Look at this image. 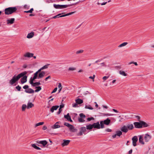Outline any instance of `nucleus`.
Here are the masks:
<instances>
[{
	"mask_svg": "<svg viewBox=\"0 0 154 154\" xmlns=\"http://www.w3.org/2000/svg\"><path fill=\"white\" fill-rule=\"evenodd\" d=\"M94 119V118L93 117H91L90 118H87V120L88 121H90L91 120H93Z\"/></svg>",
	"mask_w": 154,
	"mask_h": 154,
	"instance_id": "864d4df0",
	"label": "nucleus"
},
{
	"mask_svg": "<svg viewBox=\"0 0 154 154\" xmlns=\"http://www.w3.org/2000/svg\"><path fill=\"white\" fill-rule=\"evenodd\" d=\"M69 128L70 131L75 132L77 131V129L75 128L74 126L72 125H71Z\"/></svg>",
	"mask_w": 154,
	"mask_h": 154,
	"instance_id": "4468645a",
	"label": "nucleus"
},
{
	"mask_svg": "<svg viewBox=\"0 0 154 154\" xmlns=\"http://www.w3.org/2000/svg\"><path fill=\"white\" fill-rule=\"evenodd\" d=\"M132 140V141L133 145L134 146H135L137 145L136 143L138 140V139L137 136H134L133 137Z\"/></svg>",
	"mask_w": 154,
	"mask_h": 154,
	"instance_id": "423d86ee",
	"label": "nucleus"
},
{
	"mask_svg": "<svg viewBox=\"0 0 154 154\" xmlns=\"http://www.w3.org/2000/svg\"><path fill=\"white\" fill-rule=\"evenodd\" d=\"M134 125L135 128H142V125L141 124V122H134Z\"/></svg>",
	"mask_w": 154,
	"mask_h": 154,
	"instance_id": "39448f33",
	"label": "nucleus"
},
{
	"mask_svg": "<svg viewBox=\"0 0 154 154\" xmlns=\"http://www.w3.org/2000/svg\"><path fill=\"white\" fill-rule=\"evenodd\" d=\"M151 138V136L149 134H146L144 137L145 141L146 142H148Z\"/></svg>",
	"mask_w": 154,
	"mask_h": 154,
	"instance_id": "0eeeda50",
	"label": "nucleus"
},
{
	"mask_svg": "<svg viewBox=\"0 0 154 154\" xmlns=\"http://www.w3.org/2000/svg\"><path fill=\"white\" fill-rule=\"evenodd\" d=\"M103 114L104 116H112L113 115V114L109 113L104 114Z\"/></svg>",
	"mask_w": 154,
	"mask_h": 154,
	"instance_id": "603ef678",
	"label": "nucleus"
},
{
	"mask_svg": "<svg viewBox=\"0 0 154 154\" xmlns=\"http://www.w3.org/2000/svg\"><path fill=\"white\" fill-rule=\"evenodd\" d=\"M58 88H62L61 84L60 83H59L58 85Z\"/></svg>",
	"mask_w": 154,
	"mask_h": 154,
	"instance_id": "69168bd1",
	"label": "nucleus"
},
{
	"mask_svg": "<svg viewBox=\"0 0 154 154\" xmlns=\"http://www.w3.org/2000/svg\"><path fill=\"white\" fill-rule=\"evenodd\" d=\"M15 88L18 90V91H20L21 87L19 85H18L16 86Z\"/></svg>",
	"mask_w": 154,
	"mask_h": 154,
	"instance_id": "de8ad7c7",
	"label": "nucleus"
},
{
	"mask_svg": "<svg viewBox=\"0 0 154 154\" xmlns=\"http://www.w3.org/2000/svg\"><path fill=\"white\" fill-rule=\"evenodd\" d=\"M75 69V68H73V67H69V70H71V71H73V70H74Z\"/></svg>",
	"mask_w": 154,
	"mask_h": 154,
	"instance_id": "6e6d98bb",
	"label": "nucleus"
},
{
	"mask_svg": "<svg viewBox=\"0 0 154 154\" xmlns=\"http://www.w3.org/2000/svg\"><path fill=\"white\" fill-rule=\"evenodd\" d=\"M132 63L134 64L135 66H137L138 65L137 63V62H130L129 63L130 64H131Z\"/></svg>",
	"mask_w": 154,
	"mask_h": 154,
	"instance_id": "052dcab7",
	"label": "nucleus"
},
{
	"mask_svg": "<svg viewBox=\"0 0 154 154\" xmlns=\"http://www.w3.org/2000/svg\"><path fill=\"white\" fill-rule=\"evenodd\" d=\"M104 124H103V121H100V127L101 128H104Z\"/></svg>",
	"mask_w": 154,
	"mask_h": 154,
	"instance_id": "4c0bfd02",
	"label": "nucleus"
},
{
	"mask_svg": "<svg viewBox=\"0 0 154 154\" xmlns=\"http://www.w3.org/2000/svg\"><path fill=\"white\" fill-rule=\"evenodd\" d=\"M128 44V43L126 42H124L118 46L119 48H121L126 46Z\"/></svg>",
	"mask_w": 154,
	"mask_h": 154,
	"instance_id": "473e14b6",
	"label": "nucleus"
},
{
	"mask_svg": "<svg viewBox=\"0 0 154 154\" xmlns=\"http://www.w3.org/2000/svg\"><path fill=\"white\" fill-rule=\"evenodd\" d=\"M64 125L67 126L68 128H69L71 125L69 124V123H67V122H65L64 124Z\"/></svg>",
	"mask_w": 154,
	"mask_h": 154,
	"instance_id": "09e8293b",
	"label": "nucleus"
},
{
	"mask_svg": "<svg viewBox=\"0 0 154 154\" xmlns=\"http://www.w3.org/2000/svg\"><path fill=\"white\" fill-rule=\"evenodd\" d=\"M26 71L23 72L18 74L17 76L14 75L12 79L9 81V83L11 85H13L17 81L21 78L23 77L20 80L21 83L23 84L27 81V76L25 75L27 74Z\"/></svg>",
	"mask_w": 154,
	"mask_h": 154,
	"instance_id": "f257e3e1",
	"label": "nucleus"
},
{
	"mask_svg": "<svg viewBox=\"0 0 154 154\" xmlns=\"http://www.w3.org/2000/svg\"><path fill=\"white\" fill-rule=\"evenodd\" d=\"M27 108V106L26 105L23 104L22 105V109L23 111H25L26 109Z\"/></svg>",
	"mask_w": 154,
	"mask_h": 154,
	"instance_id": "c9c22d12",
	"label": "nucleus"
},
{
	"mask_svg": "<svg viewBox=\"0 0 154 154\" xmlns=\"http://www.w3.org/2000/svg\"><path fill=\"white\" fill-rule=\"evenodd\" d=\"M78 121L80 122H85V120L81 118H79L78 119Z\"/></svg>",
	"mask_w": 154,
	"mask_h": 154,
	"instance_id": "49530a36",
	"label": "nucleus"
},
{
	"mask_svg": "<svg viewBox=\"0 0 154 154\" xmlns=\"http://www.w3.org/2000/svg\"><path fill=\"white\" fill-rule=\"evenodd\" d=\"M43 70L42 69V68H41L40 69H38V71L36 72L35 73H34V78H35L37 76L38 77V75L39 72H40L41 70Z\"/></svg>",
	"mask_w": 154,
	"mask_h": 154,
	"instance_id": "bb28decb",
	"label": "nucleus"
},
{
	"mask_svg": "<svg viewBox=\"0 0 154 154\" xmlns=\"http://www.w3.org/2000/svg\"><path fill=\"white\" fill-rule=\"evenodd\" d=\"M35 88L37 89L35 90V92H38L42 89V88L40 86L36 87Z\"/></svg>",
	"mask_w": 154,
	"mask_h": 154,
	"instance_id": "e433bc0d",
	"label": "nucleus"
},
{
	"mask_svg": "<svg viewBox=\"0 0 154 154\" xmlns=\"http://www.w3.org/2000/svg\"><path fill=\"white\" fill-rule=\"evenodd\" d=\"M15 19L14 18H12L10 19H8L7 20V24H12L14 22Z\"/></svg>",
	"mask_w": 154,
	"mask_h": 154,
	"instance_id": "aec40b11",
	"label": "nucleus"
},
{
	"mask_svg": "<svg viewBox=\"0 0 154 154\" xmlns=\"http://www.w3.org/2000/svg\"><path fill=\"white\" fill-rule=\"evenodd\" d=\"M120 130L122 132L125 133H127L128 131L126 126L125 125H124L122 127L120 128Z\"/></svg>",
	"mask_w": 154,
	"mask_h": 154,
	"instance_id": "9b49d317",
	"label": "nucleus"
},
{
	"mask_svg": "<svg viewBox=\"0 0 154 154\" xmlns=\"http://www.w3.org/2000/svg\"><path fill=\"white\" fill-rule=\"evenodd\" d=\"M41 85V84L39 82H36L34 83L33 85H32V86H36L39 85Z\"/></svg>",
	"mask_w": 154,
	"mask_h": 154,
	"instance_id": "a19ab883",
	"label": "nucleus"
},
{
	"mask_svg": "<svg viewBox=\"0 0 154 154\" xmlns=\"http://www.w3.org/2000/svg\"><path fill=\"white\" fill-rule=\"evenodd\" d=\"M59 106H54L52 107L50 109V111L51 112H54V110H56L59 108Z\"/></svg>",
	"mask_w": 154,
	"mask_h": 154,
	"instance_id": "a211bd4d",
	"label": "nucleus"
},
{
	"mask_svg": "<svg viewBox=\"0 0 154 154\" xmlns=\"http://www.w3.org/2000/svg\"><path fill=\"white\" fill-rule=\"evenodd\" d=\"M17 10V7H12L6 8L4 10L5 15L11 14L16 13Z\"/></svg>",
	"mask_w": 154,
	"mask_h": 154,
	"instance_id": "f03ea898",
	"label": "nucleus"
},
{
	"mask_svg": "<svg viewBox=\"0 0 154 154\" xmlns=\"http://www.w3.org/2000/svg\"><path fill=\"white\" fill-rule=\"evenodd\" d=\"M109 77V76H104L103 77V79L104 81L106 80Z\"/></svg>",
	"mask_w": 154,
	"mask_h": 154,
	"instance_id": "5fc2aeb1",
	"label": "nucleus"
},
{
	"mask_svg": "<svg viewBox=\"0 0 154 154\" xmlns=\"http://www.w3.org/2000/svg\"><path fill=\"white\" fill-rule=\"evenodd\" d=\"M75 13V11L72 12H71L70 13L66 14H64V15H62L59 16V17H65V16H69V15H71V14H74V13Z\"/></svg>",
	"mask_w": 154,
	"mask_h": 154,
	"instance_id": "a878e982",
	"label": "nucleus"
},
{
	"mask_svg": "<svg viewBox=\"0 0 154 154\" xmlns=\"http://www.w3.org/2000/svg\"><path fill=\"white\" fill-rule=\"evenodd\" d=\"M86 131V128L84 127H83L80 128V131L77 134V136H82L83 133H84Z\"/></svg>",
	"mask_w": 154,
	"mask_h": 154,
	"instance_id": "7ed1b4c3",
	"label": "nucleus"
},
{
	"mask_svg": "<svg viewBox=\"0 0 154 154\" xmlns=\"http://www.w3.org/2000/svg\"><path fill=\"white\" fill-rule=\"evenodd\" d=\"M60 124V122H56L53 125L51 126V128L52 129H56L59 128L60 127L59 124Z\"/></svg>",
	"mask_w": 154,
	"mask_h": 154,
	"instance_id": "9d476101",
	"label": "nucleus"
},
{
	"mask_svg": "<svg viewBox=\"0 0 154 154\" xmlns=\"http://www.w3.org/2000/svg\"><path fill=\"white\" fill-rule=\"evenodd\" d=\"M85 108L91 110H92L93 109V108L91 107L90 105H89L88 106H85Z\"/></svg>",
	"mask_w": 154,
	"mask_h": 154,
	"instance_id": "37998d69",
	"label": "nucleus"
},
{
	"mask_svg": "<svg viewBox=\"0 0 154 154\" xmlns=\"http://www.w3.org/2000/svg\"><path fill=\"white\" fill-rule=\"evenodd\" d=\"M62 111V109H60V108H59V109L58 111L57 112V114H59Z\"/></svg>",
	"mask_w": 154,
	"mask_h": 154,
	"instance_id": "0e129e2a",
	"label": "nucleus"
},
{
	"mask_svg": "<svg viewBox=\"0 0 154 154\" xmlns=\"http://www.w3.org/2000/svg\"><path fill=\"white\" fill-rule=\"evenodd\" d=\"M103 124L106 125H108L110 123L111 120L110 119L107 118L106 120H104L103 121Z\"/></svg>",
	"mask_w": 154,
	"mask_h": 154,
	"instance_id": "4be33fe9",
	"label": "nucleus"
},
{
	"mask_svg": "<svg viewBox=\"0 0 154 154\" xmlns=\"http://www.w3.org/2000/svg\"><path fill=\"white\" fill-rule=\"evenodd\" d=\"M105 130L106 131L108 132H111L112 131V130L109 128H107Z\"/></svg>",
	"mask_w": 154,
	"mask_h": 154,
	"instance_id": "338daca9",
	"label": "nucleus"
},
{
	"mask_svg": "<svg viewBox=\"0 0 154 154\" xmlns=\"http://www.w3.org/2000/svg\"><path fill=\"white\" fill-rule=\"evenodd\" d=\"M61 14H57V15L53 17V18L55 19L57 17H59V16L61 15Z\"/></svg>",
	"mask_w": 154,
	"mask_h": 154,
	"instance_id": "4d7b16f0",
	"label": "nucleus"
},
{
	"mask_svg": "<svg viewBox=\"0 0 154 154\" xmlns=\"http://www.w3.org/2000/svg\"><path fill=\"white\" fill-rule=\"evenodd\" d=\"M101 66H106V65H105V63H102L100 64Z\"/></svg>",
	"mask_w": 154,
	"mask_h": 154,
	"instance_id": "bf43d9fd",
	"label": "nucleus"
},
{
	"mask_svg": "<svg viewBox=\"0 0 154 154\" xmlns=\"http://www.w3.org/2000/svg\"><path fill=\"white\" fill-rule=\"evenodd\" d=\"M64 117L65 119H66L68 121L71 122H72V120L71 119V117L69 115V113H67L66 115H65Z\"/></svg>",
	"mask_w": 154,
	"mask_h": 154,
	"instance_id": "f3484780",
	"label": "nucleus"
},
{
	"mask_svg": "<svg viewBox=\"0 0 154 154\" xmlns=\"http://www.w3.org/2000/svg\"><path fill=\"white\" fill-rule=\"evenodd\" d=\"M116 134L117 136L120 137L122 134V132L121 131H116Z\"/></svg>",
	"mask_w": 154,
	"mask_h": 154,
	"instance_id": "2f4dec72",
	"label": "nucleus"
},
{
	"mask_svg": "<svg viewBox=\"0 0 154 154\" xmlns=\"http://www.w3.org/2000/svg\"><path fill=\"white\" fill-rule=\"evenodd\" d=\"M72 5H60V9H63L69 7V6H71Z\"/></svg>",
	"mask_w": 154,
	"mask_h": 154,
	"instance_id": "cd10ccee",
	"label": "nucleus"
},
{
	"mask_svg": "<svg viewBox=\"0 0 154 154\" xmlns=\"http://www.w3.org/2000/svg\"><path fill=\"white\" fill-rule=\"evenodd\" d=\"M28 88H29V86H28V85H26L23 87V88L24 89H25Z\"/></svg>",
	"mask_w": 154,
	"mask_h": 154,
	"instance_id": "13d9d810",
	"label": "nucleus"
},
{
	"mask_svg": "<svg viewBox=\"0 0 154 154\" xmlns=\"http://www.w3.org/2000/svg\"><path fill=\"white\" fill-rule=\"evenodd\" d=\"M84 51L82 50H80L78 51H77L76 52V54H82L83 53Z\"/></svg>",
	"mask_w": 154,
	"mask_h": 154,
	"instance_id": "79ce46f5",
	"label": "nucleus"
},
{
	"mask_svg": "<svg viewBox=\"0 0 154 154\" xmlns=\"http://www.w3.org/2000/svg\"><path fill=\"white\" fill-rule=\"evenodd\" d=\"M45 73V72L44 71H42L41 72L39 73L38 74V79H39L43 78L44 77Z\"/></svg>",
	"mask_w": 154,
	"mask_h": 154,
	"instance_id": "dca6fc26",
	"label": "nucleus"
},
{
	"mask_svg": "<svg viewBox=\"0 0 154 154\" xmlns=\"http://www.w3.org/2000/svg\"><path fill=\"white\" fill-rule=\"evenodd\" d=\"M36 142L38 143L42 144V146L45 147L46 145L48 144V142L46 140H37L36 141Z\"/></svg>",
	"mask_w": 154,
	"mask_h": 154,
	"instance_id": "20e7f679",
	"label": "nucleus"
},
{
	"mask_svg": "<svg viewBox=\"0 0 154 154\" xmlns=\"http://www.w3.org/2000/svg\"><path fill=\"white\" fill-rule=\"evenodd\" d=\"M126 126L128 131L132 130L134 128V126L132 124H128Z\"/></svg>",
	"mask_w": 154,
	"mask_h": 154,
	"instance_id": "f8f14e48",
	"label": "nucleus"
},
{
	"mask_svg": "<svg viewBox=\"0 0 154 154\" xmlns=\"http://www.w3.org/2000/svg\"><path fill=\"white\" fill-rule=\"evenodd\" d=\"M139 142L140 143L142 144H144L145 143L143 141V135H140L139 136Z\"/></svg>",
	"mask_w": 154,
	"mask_h": 154,
	"instance_id": "6ab92c4d",
	"label": "nucleus"
},
{
	"mask_svg": "<svg viewBox=\"0 0 154 154\" xmlns=\"http://www.w3.org/2000/svg\"><path fill=\"white\" fill-rule=\"evenodd\" d=\"M44 124V122H40L38 123H37L35 124V128L37 126H38L40 125H43Z\"/></svg>",
	"mask_w": 154,
	"mask_h": 154,
	"instance_id": "72a5a7b5",
	"label": "nucleus"
},
{
	"mask_svg": "<svg viewBox=\"0 0 154 154\" xmlns=\"http://www.w3.org/2000/svg\"><path fill=\"white\" fill-rule=\"evenodd\" d=\"M78 104L76 102L75 103H73L72 106L73 107H78Z\"/></svg>",
	"mask_w": 154,
	"mask_h": 154,
	"instance_id": "8fccbe9b",
	"label": "nucleus"
},
{
	"mask_svg": "<svg viewBox=\"0 0 154 154\" xmlns=\"http://www.w3.org/2000/svg\"><path fill=\"white\" fill-rule=\"evenodd\" d=\"M75 101L78 104H80L83 103V100L79 98L76 99Z\"/></svg>",
	"mask_w": 154,
	"mask_h": 154,
	"instance_id": "b1692460",
	"label": "nucleus"
},
{
	"mask_svg": "<svg viewBox=\"0 0 154 154\" xmlns=\"http://www.w3.org/2000/svg\"><path fill=\"white\" fill-rule=\"evenodd\" d=\"M33 10V8H32L29 10L28 11H24V12L25 13H32V11Z\"/></svg>",
	"mask_w": 154,
	"mask_h": 154,
	"instance_id": "a18cd8bd",
	"label": "nucleus"
},
{
	"mask_svg": "<svg viewBox=\"0 0 154 154\" xmlns=\"http://www.w3.org/2000/svg\"><path fill=\"white\" fill-rule=\"evenodd\" d=\"M141 124L142 125V127L143 126L144 127H148L149 125H148L146 123V122L144 121H141Z\"/></svg>",
	"mask_w": 154,
	"mask_h": 154,
	"instance_id": "c756f323",
	"label": "nucleus"
},
{
	"mask_svg": "<svg viewBox=\"0 0 154 154\" xmlns=\"http://www.w3.org/2000/svg\"><path fill=\"white\" fill-rule=\"evenodd\" d=\"M31 146L33 147V148H34L35 149H37V150H41V149L37 146L35 144H32L31 145Z\"/></svg>",
	"mask_w": 154,
	"mask_h": 154,
	"instance_id": "7c9ffc66",
	"label": "nucleus"
},
{
	"mask_svg": "<svg viewBox=\"0 0 154 154\" xmlns=\"http://www.w3.org/2000/svg\"><path fill=\"white\" fill-rule=\"evenodd\" d=\"M54 6L56 9H60V5L54 4Z\"/></svg>",
	"mask_w": 154,
	"mask_h": 154,
	"instance_id": "ea45409f",
	"label": "nucleus"
},
{
	"mask_svg": "<svg viewBox=\"0 0 154 154\" xmlns=\"http://www.w3.org/2000/svg\"><path fill=\"white\" fill-rule=\"evenodd\" d=\"M132 149H131L129 151V152H128V154H131V153H132Z\"/></svg>",
	"mask_w": 154,
	"mask_h": 154,
	"instance_id": "774afa93",
	"label": "nucleus"
},
{
	"mask_svg": "<svg viewBox=\"0 0 154 154\" xmlns=\"http://www.w3.org/2000/svg\"><path fill=\"white\" fill-rule=\"evenodd\" d=\"M51 78V76L50 75H49L45 78V81H47L48 79H50Z\"/></svg>",
	"mask_w": 154,
	"mask_h": 154,
	"instance_id": "e2e57ef3",
	"label": "nucleus"
},
{
	"mask_svg": "<svg viewBox=\"0 0 154 154\" xmlns=\"http://www.w3.org/2000/svg\"><path fill=\"white\" fill-rule=\"evenodd\" d=\"M119 73L123 76H126L127 75V74L125 71L122 70L119 71Z\"/></svg>",
	"mask_w": 154,
	"mask_h": 154,
	"instance_id": "393cba45",
	"label": "nucleus"
},
{
	"mask_svg": "<svg viewBox=\"0 0 154 154\" xmlns=\"http://www.w3.org/2000/svg\"><path fill=\"white\" fill-rule=\"evenodd\" d=\"M34 106V104L31 102H29L27 103V108L29 109Z\"/></svg>",
	"mask_w": 154,
	"mask_h": 154,
	"instance_id": "5701e85b",
	"label": "nucleus"
},
{
	"mask_svg": "<svg viewBox=\"0 0 154 154\" xmlns=\"http://www.w3.org/2000/svg\"><path fill=\"white\" fill-rule=\"evenodd\" d=\"M50 65V64H47L44 66H43L42 67V69H47L48 68V67Z\"/></svg>",
	"mask_w": 154,
	"mask_h": 154,
	"instance_id": "58836bf2",
	"label": "nucleus"
},
{
	"mask_svg": "<svg viewBox=\"0 0 154 154\" xmlns=\"http://www.w3.org/2000/svg\"><path fill=\"white\" fill-rule=\"evenodd\" d=\"M80 116V118H82V119H85V116L84 115L83 113H81L79 114Z\"/></svg>",
	"mask_w": 154,
	"mask_h": 154,
	"instance_id": "c03bdc74",
	"label": "nucleus"
},
{
	"mask_svg": "<svg viewBox=\"0 0 154 154\" xmlns=\"http://www.w3.org/2000/svg\"><path fill=\"white\" fill-rule=\"evenodd\" d=\"M34 32H31L27 34L26 38L29 39L32 38L34 36Z\"/></svg>",
	"mask_w": 154,
	"mask_h": 154,
	"instance_id": "2eb2a0df",
	"label": "nucleus"
},
{
	"mask_svg": "<svg viewBox=\"0 0 154 154\" xmlns=\"http://www.w3.org/2000/svg\"><path fill=\"white\" fill-rule=\"evenodd\" d=\"M92 125L93 128H96L98 129L100 128V124H99V122H97L96 123H94Z\"/></svg>",
	"mask_w": 154,
	"mask_h": 154,
	"instance_id": "ddd939ff",
	"label": "nucleus"
},
{
	"mask_svg": "<svg viewBox=\"0 0 154 154\" xmlns=\"http://www.w3.org/2000/svg\"><path fill=\"white\" fill-rule=\"evenodd\" d=\"M95 77V75H94L93 76H90L89 78V79H93V81L94 82V79Z\"/></svg>",
	"mask_w": 154,
	"mask_h": 154,
	"instance_id": "3c124183",
	"label": "nucleus"
},
{
	"mask_svg": "<svg viewBox=\"0 0 154 154\" xmlns=\"http://www.w3.org/2000/svg\"><path fill=\"white\" fill-rule=\"evenodd\" d=\"M25 91L26 93L31 94L34 93L35 91L31 88H28L27 90H26Z\"/></svg>",
	"mask_w": 154,
	"mask_h": 154,
	"instance_id": "412c9836",
	"label": "nucleus"
},
{
	"mask_svg": "<svg viewBox=\"0 0 154 154\" xmlns=\"http://www.w3.org/2000/svg\"><path fill=\"white\" fill-rule=\"evenodd\" d=\"M33 55V54L28 52L25 53L24 54L23 56L25 57L31 58L32 57Z\"/></svg>",
	"mask_w": 154,
	"mask_h": 154,
	"instance_id": "6e6552de",
	"label": "nucleus"
},
{
	"mask_svg": "<svg viewBox=\"0 0 154 154\" xmlns=\"http://www.w3.org/2000/svg\"><path fill=\"white\" fill-rule=\"evenodd\" d=\"M63 142L61 144V145L62 146H67L68 145L70 142V140H63Z\"/></svg>",
	"mask_w": 154,
	"mask_h": 154,
	"instance_id": "1a4fd4ad",
	"label": "nucleus"
},
{
	"mask_svg": "<svg viewBox=\"0 0 154 154\" xmlns=\"http://www.w3.org/2000/svg\"><path fill=\"white\" fill-rule=\"evenodd\" d=\"M34 78V76L33 78H31L30 81H29L30 83L32 85H32H33V84L34 83L33 82V81L35 79H36L37 78V77L36 76V78Z\"/></svg>",
	"mask_w": 154,
	"mask_h": 154,
	"instance_id": "c85d7f7f",
	"label": "nucleus"
},
{
	"mask_svg": "<svg viewBox=\"0 0 154 154\" xmlns=\"http://www.w3.org/2000/svg\"><path fill=\"white\" fill-rule=\"evenodd\" d=\"M57 90V88H55L54 89V90L51 93H55V92H56V91Z\"/></svg>",
	"mask_w": 154,
	"mask_h": 154,
	"instance_id": "680f3d73",
	"label": "nucleus"
},
{
	"mask_svg": "<svg viewBox=\"0 0 154 154\" xmlns=\"http://www.w3.org/2000/svg\"><path fill=\"white\" fill-rule=\"evenodd\" d=\"M93 128V127L92 125L90 124V125H87L86 126V129H87L91 130Z\"/></svg>",
	"mask_w": 154,
	"mask_h": 154,
	"instance_id": "f704fd0d",
	"label": "nucleus"
}]
</instances>
